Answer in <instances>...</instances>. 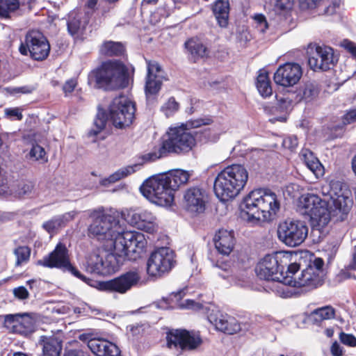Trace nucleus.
<instances>
[{
	"label": "nucleus",
	"instance_id": "nucleus-1",
	"mask_svg": "<svg viewBox=\"0 0 356 356\" xmlns=\"http://www.w3.org/2000/svg\"><path fill=\"white\" fill-rule=\"evenodd\" d=\"M113 252L104 259L96 257L95 261L89 263L92 272L97 274H111L118 268L121 261H136L146 252L147 241L139 232L125 231L115 238L113 243Z\"/></svg>",
	"mask_w": 356,
	"mask_h": 356
},
{
	"label": "nucleus",
	"instance_id": "nucleus-2",
	"mask_svg": "<svg viewBox=\"0 0 356 356\" xmlns=\"http://www.w3.org/2000/svg\"><path fill=\"white\" fill-rule=\"evenodd\" d=\"M88 84L97 90L114 91L124 89L129 84V72L119 59L102 61L88 74Z\"/></svg>",
	"mask_w": 356,
	"mask_h": 356
},
{
	"label": "nucleus",
	"instance_id": "nucleus-3",
	"mask_svg": "<svg viewBox=\"0 0 356 356\" xmlns=\"http://www.w3.org/2000/svg\"><path fill=\"white\" fill-rule=\"evenodd\" d=\"M248 172L241 164H232L225 168L217 175L213 189L216 196L222 202L234 199L245 186Z\"/></svg>",
	"mask_w": 356,
	"mask_h": 356
},
{
	"label": "nucleus",
	"instance_id": "nucleus-4",
	"mask_svg": "<svg viewBox=\"0 0 356 356\" xmlns=\"http://www.w3.org/2000/svg\"><path fill=\"white\" fill-rule=\"evenodd\" d=\"M280 207L276 194L269 189L258 188L252 191L244 197L241 204L242 210L251 218H266L275 214Z\"/></svg>",
	"mask_w": 356,
	"mask_h": 356
},
{
	"label": "nucleus",
	"instance_id": "nucleus-5",
	"mask_svg": "<svg viewBox=\"0 0 356 356\" xmlns=\"http://www.w3.org/2000/svg\"><path fill=\"white\" fill-rule=\"evenodd\" d=\"M213 123L210 117L190 119L179 126L170 127L166 131L182 154H186L195 147V136L191 129Z\"/></svg>",
	"mask_w": 356,
	"mask_h": 356
},
{
	"label": "nucleus",
	"instance_id": "nucleus-6",
	"mask_svg": "<svg viewBox=\"0 0 356 356\" xmlns=\"http://www.w3.org/2000/svg\"><path fill=\"white\" fill-rule=\"evenodd\" d=\"M90 217L93 219L88 227V235L95 237L98 241H115V238L122 232H118L115 228L118 225L116 218L99 208L92 210Z\"/></svg>",
	"mask_w": 356,
	"mask_h": 356
},
{
	"label": "nucleus",
	"instance_id": "nucleus-7",
	"mask_svg": "<svg viewBox=\"0 0 356 356\" xmlns=\"http://www.w3.org/2000/svg\"><path fill=\"white\" fill-rule=\"evenodd\" d=\"M288 264V257L281 252L266 254L255 268L258 277L266 281H275L286 285L287 276L284 270Z\"/></svg>",
	"mask_w": 356,
	"mask_h": 356
},
{
	"label": "nucleus",
	"instance_id": "nucleus-8",
	"mask_svg": "<svg viewBox=\"0 0 356 356\" xmlns=\"http://www.w3.org/2000/svg\"><path fill=\"white\" fill-rule=\"evenodd\" d=\"M142 194L157 205L171 206L175 200V193L163 175L147 179L140 186Z\"/></svg>",
	"mask_w": 356,
	"mask_h": 356
},
{
	"label": "nucleus",
	"instance_id": "nucleus-9",
	"mask_svg": "<svg viewBox=\"0 0 356 356\" xmlns=\"http://www.w3.org/2000/svg\"><path fill=\"white\" fill-rule=\"evenodd\" d=\"M37 264L44 268H57L63 273H69L76 278L86 282L87 277L71 263L69 250L65 244L59 242L54 249L37 261Z\"/></svg>",
	"mask_w": 356,
	"mask_h": 356
},
{
	"label": "nucleus",
	"instance_id": "nucleus-10",
	"mask_svg": "<svg viewBox=\"0 0 356 356\" xmlns=\"http://www.w3.org/2000/svg\"><path fill=\"white\" fill-rule=\"evenodd\" d=\"M50 44L47 38L40 31L30 30L21 42L19 52L22 56H29L31 59L36 61L45 60L50 53Z\"/></svg>",
	"mask_w": 356,
	"mask_h": 356
},
{
	"label": "nucleus",
	"instance_id": "nucleus-11",
	"mask_svg": "<svg viewBox=\"0 0 356 356\" xmlns=\"http://www.w3.org/2000/svg\"><path fill=\"white\" fill-rule=\"evenodd\" d=\"M135 103L124 95L115 97L108 107V116L117 129H126L133 123L136 113Z\"/></svg>",
	"mask_w": 356,
	"mask_h": 356
},
{
	"label": "nucleus",
	"instance_id": "nucleus-12",
	"mask_svg": "<svg viewBox=\"0 0 356 356\" xmlns=\"http://www.w3.org/2000/svg\"><path fill=\"white\" fill-rule=\"evenodd\" d=\"M308 230V227L303 221L285 220L278 225L277 238L285 245L295 248L305 241Z\"/></svg>",
	"mask_w": 356,
	"mask_h": 356
},
{
	"label": "nucleus",
	"instance_id": "nucleus-13",
	"mask_svg": "<svg viewBox=\"0 0 356 356\" xmlns=\"http://www.w3.org/2000/svg\"><path fill=\"white\" fill-rule=\"evenodd\" d=\"M176 264L175 254L167 247L152 252L147 261V273L150 277H161L169 273Z\"/></svg>",
	"mask_w": 356,
	"mask_h": 356
},
{
	"label": "nucleus",
	"instance_id": "nucleus-14",
	"mask_svg": "<svg viewBox=\"0 0 356 356\" xmlns=\"http://www.w3.org/2000/svg\"><path fill=\"white\" fill-rule=\"evenodd\" d=\"M166 345L168 348L193 350L202 343L199 334L195 335L186 329H172L166 332Z\"/></svg>",
	"mask_w": 356,
	"mask_h": 356
},
{
	"label": "nucleus",
	"instance_id": "nucleus-15",
	"mask_svg": "<svg viewBox=\"0 0 356 356\" xmlns=\"http://www.w3.org/2000/svg\"><path fill=\"white\" fill-rule=\"evenodd\" d=\"M209 200V192L201 185L188 187L183 195L184 207L187 211L191 213H202L204 212Z\"/></svg>",
	"mask_w": 356,
	"mask_h": 356
},
{
	"label": "nucleus",
	"instance_id": "nucleus-16",
	"mask_svg": "<svg viewBox=\"0 0 356 356\" xmlns=\"http://www.w3.org/2000/svg\"><path fill=\"white\" fill-rule=\"evenodd\" d=\"M140 280V276L137 270H129L113 279L101 282L100 285L105 291L123 294L136 286Z\"/></svg>",
	"mask_w": 356,
	"mask_h": 356
},
{
	"label": "nucleus",
	"instance_id": "nucleus-17",
	"mask_svg": "<svg viewBox=\"0 0 356 356\" xmlns=\"http://www.w3.org/2000/svg\"><path fill=\"white\" fill-rule=\"evenodd\" d=\"M170 154L183 155L179 149L174 143L167 133L163 136L158 146H155L153 151L138 156L139 163L143 165L156 161Z\"/></svg>",
	"mask_w": 356,
	"mask_h": 356
},
{
	"label": "nucleus",
	"instance_id": "nucleus-18",
	"mask_svg": "<svg viewBox=\"0 0 356 356\" xmlns=\"http://www.w3.org/2000/svg\"><path fill=\"white\" fill-rule=\"evenodd\" d=\"M302 76V70L299 64L287 62L278 67L273 80L277 85L287 88L298 83Z\"/></svg>",
	"mask_w": 356,
	"mask_h": 356
},
{
	"label": "nucleus",
	"instance_id": "nucleus-19",
	"mask_svg": "<svg viewBox=\"0 0 356 356\" xmlns=\"http://www.w3.org/2000/svg\"><path fill=\"white\" fill-rule=\"evenodd\" d=\"M124 220L137 229L152 234L157 230L156 217L147 210L130 209L123 213Z\"/></svg>",
	"mask_w": 356,
	"mask_h": 356
},
{
	"label": "nucleus",
	"instance_id": "nucleus-20",
	"mask_svg": "<svg viewBox=\"0 0 356 356\" xmlns=\"http://www.w3.org/2000/svg\"><path fill=\"white\" fill-rule=\"evenodd\" d=\"M3 317V326L9 332L27 335L35 330V321L27 314H7Z\"/></svg>",
	"mask_w": 356,
	"mask_h": 356
},
{
	"label": "nucleus",
	"instance_id": "nucleus-21",
	"mask_svg": "<svg viewBox=\"0 0 356 356\" xmlns=\"http://www.w3.org/2000/svg\"><path fill=\"white\" fill-rule=\"evenodd\" d=\"M286 285L296 288L302 289V291H309L315 289L324 283V279L318 273L314 272L312 268H306L303 270L297 279H286Z\"/></svg>",
	"mask_w": 356,
	"mask_h": 356
},
{
	"label": "nucleus",
	"instance_id": "nucleus-22",
	"mask_svg": "<svg viewBox=\"0 0 356 356\" xmlns=\"http://www.w3.org/2000/svg\"><path fill=\"white\" fill-rule=\"evenodd\" d=\"M348 191H344L340 181L332 182L328 195L332 200L334 211L342 214H348L353 204V199L348 195Z\"/></svg>",
	"mask_w": 356,
	"mask_h": 356
},
{
	"label": "nucleus",
	"instance_id": "nucleus-23",
	"mask_svg": "<svg viewBox=\"0 0 356 356\" xmlns=\"http://www.w3.org/2000/svg\"><path fill=\"white\" fill-rule=\"evenodd\" d=\"M147 73L145 78V92L147 97L156 95L163 83V70L158 62L147 60Z\"/></svg>",
	"mask_w": 356,
	"mask_h": 356
},
{
	"label": "nucleus",
	"instance_id": "nucleus-24",
	"mask_svg": "<svg viewBox=\"0 0 356 356\" xmlns=\"http://www.w3.org/2000/svg\"><path fill=\"white\" fill-rule=\"evenodd\" d=\"M308 64L314 71H327L334 65L333 49L324 46H316L315 51L308 58Z\"/></svg>",
	"mask_w": 356,
	"mask_h": 356
},
{
	"label": "nucleus",
	"instance_id": "nucleus-25",
	"mask_svg": "<svg viewBox=\"0 0 356 356\" xmlns=\"http://www.w3.org/2000/svg\"><path fill=\"white\" fill-rule=\"evenodd\" d=\"M322 200L315 194L307 193L300 198V206L302 213L312 219H321L325 214V209L322 205Z\"/></svg>",
	"mask_w": 356,
	"mask_h": 356
},
{
	"label": "nucleus",
	"instance_id": "nucleus-26",
	"mask_svg": "<svg viewBox=\"0 0 356 356\" xmlns=\"http://www.w3.org/2000/svg\"><path fill=\"white\" fill-rule=\"evenodd\" d=\"M88 347L97 356H120L119 348L102 338H93L88 341Z\"/></svg>",
	"mask_w": 356,
	"mask_h": 356
},
{
	"label": "nucleus",
	"instance_id": "nucleus-27",
	"mask_svg": "<svg viewBox=\"0 0 356 356\" xmlns=\"http://www.w3.org/2000/svg\"><path fill=\"white\" fill-rule=\"evenodd\" d=\"M214 245L219 253L229 255L233 250L236 239L233 231L219 229L213 238Z\"/></svg>",
	"mask_w": 356,
	"mask_h": 356
},
{
	"label": "nucleus",
	"instance_id": "nucleus-28",
	"mask_svg": "<svg viewBox=\"0 0 356 356\" xmlns=\"http://www.w3.org/2000/svg\"><path fill=\"white\" fill-rule=\"evenodd\" d=\"M99 54L104 57H124L127 55L126 44L122 42L104 40L99 47Z\"/></svg>",
	"mask_w": 356,
	"mask_h": 356
},
{
	"label": "nucleus",
	"instance_id": "nucleus-29",
	"mask_svg": "<svg viewBox=\"0 0 356 356\" xmlns=\"http://www.w3.org/2000/svg\"><path fill=\"white\" fill-rule=\"evenodd\" d=\"M213 321L216 328L225 334H234L241 329L238 321L234 317L227 314H220L215 318Z\"/></svg>",
	"mask_w": 356,
	"mask_h": 356
},
{
	"label": "nucleus",
	"instance_id": "nucleus-30",
	"mask_svg": "<svg viewBox=\"0 0 356 356\" xmlns=\"http://www.w3.org/2000/svg\"><path fill=\"white\" fill-rule=\"evenodd\" d=\"M229 10V0H216L211 6V10L217 24L222 29L228 26Z\"/></svg>",
	"mask_w": 356,
	"mask_h": 356
},
{
	"label": "nucleus",
	"instance_id": "nucleus-31",
	"mask_svg": "<svg viewBox=\"0 0 356 356\" xmlns=\"http://www.w3.org/2000/svg\"><path fill=\"white\" fill-rule=\"evenodd\" d=\"M184 46L195 62L208 58L209 56V48L197 37L188 39L185 42Z\"/></svg>",
	"mask_w": 356,
	"mask_h": 356
},
{
	"label": "nucleus",
	"instance_id": "nucleus-32",
	"mask_svg": "<svg viewBox=\"0 0 356 356\" xmlns=\"http://www.w3.org/2000/svg\"><path fill=\"white\" fill-rule=\"evenodd\" d=\"M321 92V86L315 81L304 82L297 90V97L300 100L310 102L316 99Z\"/></svg>",
	"mask_w": 356,
	"mask_h": 356
},
{
	"label": "nucleus",
	"instance_id": "nucleus-33",
	"mask_svg": "<svg viewBox=\"0 0 356 356\" xmlns=\"http://www.w3.org/2000/svg\"><path fill=\"white\" fill-rule=\"evenodd\" d=\"M174 193L181 186L186 184L190 179L191 175L188 171L176 169L163 174Z\"/></svg>",
	"mask_w": 356,
	"mask_h": 356
},
{
	"label": "nucleus",
	"instance_id": "nucleus-34",
	"mask_svg": "<svg viewBox=\"0 0 356 356\" xmlns=\"http://www.w3.org/2000/svg\"><path fill=\"white\" fill-rule=\"evenodd\" d=\"M255 85L259 94L263 97H268L272 95L273 88L269 73L265 69H261L258 71Z\"/></svg>",
	"mask_w": 356,
	"mask_h": 356
},
{
	"label": "nucleus",
	"instance_id": "nucleus-35",
	"mask_svg": "<svg viewBox=\"0 0 356 356\" xmlns=\"http://www.w3.org/2000/svg\"><path fill=\"white\" fill-rule=\"evenodd\" d=\"M42 356H60L62 343L56 337H44Z\"/></svg>",
	"mask_w": 356,
	"mask_h": 356
},
{
	"label": "nucleus",
	"instance_id": "nucleus-36",
	"mask_svg": "<svg viewBox=\"0 0 356 356\" xmlns=\"http://www.w3.org/2000/svg\"><path fill=\"white\" fill-rule=\"evenodd\" d=\"M342 124L334 126L331 129L332 138L341 137L345 130V127L348 124L356 122V108L348 111L341 117Z\"/></svg>",
	"mask_w": 356,
	"mask_h": 356
},
{
	"label": "nucleus",
	"instance_id": "nucleus-37",
	"mask_svg": "<svg viewBox=\"0 0 356 356\" xmlns=\"http://www.w3.org/2000/svg\"><path fill=\"white\" fill-rule=\"evenodd\" d=\"M108 118V116L106 111L103 109L99 111L93 122L95 128L91 129L88 131V136L89 137L97 136L102 132L106 127Z\"/></svg>",
	"mask_w": 356,
	"mask_h": 356
},
{
	"label": "nucleus",
	"instance_id": "nucleus-38",
	"mask_svg": "<svg viewBox=\"0 0 356 356\" xmlns=\"http://www.w3.org/2000/svg\"><path fill=\"white\" fill-rule=\"evenodd\" d=\"M311 316L315 321L321 322L324 320L334 318L335 316V309L330 305L322 307L314 310Z\"/></svg>",
	"mask_w": 356,
	"mask_h": 356
},
{
	"label": "nucleus",
	"instance_id": "nucleus-39",
	"mask_svg": "<svg viewBox=\"0 0 356 356\" xmlns=\"http://www.w3.org/2000/svg\"><path fill=\"white\" fill-rule=\"evenodd\" d=\"M31 248L26 245H20L14 250L16 256L15 266H19L24 263H27L30 259Z\"/></svg>",
	"mask_w": 356,
	"mask_h": 356
},
{
	"label": "nucleus",
	"instance_id": "nucleus-40",
	"mask_svg": "<svg viewBox=\"0 0 356 356\" xmlns=\"http://www.w3.org/2000/svg\"><path fill=\"white\" fill-rule=\"evenodd\" d=\"M179 109V104L174 97H170L161 108V111L168 118L174 115Z\"/></svg>",
	"mask_w": 356,
	"mask_h": 356
},
{
	"label": "nucleus",
	"instance_id": "nucleus-41",
	"mask_svg": "<svg viewBox=\"0 0 356 356\" xmlns=\"http://www.w3.org/2000/svg\"><path fill=\"white\" fill-rule=\"evenodd\" d=\"M135 170L132 166H129L124 169H121L113 174L111 175L107 180L109 183H115L121 179H123L128 175H131L132 172H134Z\"/></svg>",
	"mask_w": 356,
	"mask_h": 356
},
{
	"label": "nucleus",
	"instance_id": "nucleus-42",
	"mask_svg": "<svg viewBox=\"0 0 356 356\" xmlns=\"http://www.w3.org/2000/svg\"><path fill=\"white\" fill-rule=\"evenodd\" d=\"M194 135L195 136V145L197 141L202 143H207L212 138V130L211 128H206L194 131Z\"/></svg>",
	"mask_w": 356,
	"mask_h": 356
},
{
	"label": "nucleus",
	"instance_id": "nucleus-43",
	"mask_svg": "<svg viewBox=\"0 0 356 356\" xmlns=\"http://www.w3.org/2000/svg\"><path fill=\"white\" fill-rule=\"evenodd\" d=\"M29 155L31 158H34L35 161L42 159L44 162H47L44 149L38 144L33 145L30 150Z\"/></svg>",
	"mask_w": 356,
	"mask_h": 356
},
{
	"label": "nucleus",
	"instance_id": "nucleus-44",
	"mask_svg": "<svg viewBox=\"0 0 356 356\" xmlns=\"http://www.w3.org/2000/svg\"><path fill=\"white\" fill-rule=\"evenodd\" d=\"M324 260L321 257H316L313 261H310V264L307 268H312L314 272L318 273L320 277L324 279Z\"/></svg>",
	"mask_w": 356,
	"mask_h": 356
},
{
	"label": "nucleus",
	"instance_id": "nucleus-45",
	"mask_svg": "<svg viewBox=\"0 0 356 356\" xmlns=\"http://www.w3.org/2000/svg\"><path fill=\"white\" fill-rule=\"evenodd\" d=\"M67 29L69 33L74 35L77 34L80 30L81 22L80 18L76 17H72L67 21Z\"/></svg>",
	"mask_w": 356,
	"mask_h": 356
},
{
	"label": "nucleus",
	"instance_id": "nucleus-46",
	"mask_svg": "<svg viewBox=\"0 0 356 356\" xmlns=\"http://www.w3.org/2000/svg\"><path fill=\"white\" fill-rule=\"evenodd\" d=\"M339 340L344 345L356 347V337L352 334L341 332L339 334Z\"/></svg>",
	"mask_w": 356,
	"mask_h": 356
},
{
	"label": "nucleus",
	"instance_id": "nucleus-47",
	"mask_svg": "<svg viewBox=\"0 0 356 356\" xmlns=\"http://www.w3.org/2000/svg\"><path fill=\"white\" fill-rule=\"evenodd\" d=\"M300 265L297 263H289V259L288 258V264L284 270V277L287 276L289 278L296 279L294 277V275L299 270Z\"/></svg>",
	"mask_w": 356,
	"mask_h": 356
},
{
	"label": "nucleus",
	"instance_id": "nucleus-48",
	"mask_svg": "<svg viewBox=\"0 0 356 356\" xmlns=\"http://www.w3.org/2000/svg\"><path fill=\"white\" fill-rule=\"evenodd\" d=\"M78 85V81L76 78H71L67 79L63 86V91L65 96H67L71 94Z\"/></svg>",
	"mask_w": 356,
	"mask_h": 356
},
{
	"label": "nucleus",
	"instance_id": "nucleus-49",
	"mask_svg": "<svg viewBox=\"0 0 356 356\" xmlns=\"http://www.w3.org/2000/svg\"><path fill=\"white\" fill-rule=\"evenodd\" d=\"M298 145V138L296 136H287L283 139L282 146L284 148L293 151Z\"/></svg>",
	"mask_w": 356,
	"mask_h": 356
},
{
	"label": "nucleus",
	"instance_id": "nucleus-50",
	"mask_svg": "<svg viewBox=\"0 0 356 356\" xmlns=\"http://www.w3.org/2000/svg\"><path fill=\"white\" fill-rule=\"evenodd\" d=\"M253 19L256 22L257 26L260 28V31L263 33L266 32L268 29V23L265 15L261 13L256 14L253 17Z\"/></svg>",
	"mask_w": 356,
	"mask_h": 356
},
{
	"label": "nucleus",
	"instance_id": "nucleus-51",
	"mask_svg": "<svg viewBox=\"0 0 356 356\" xmlns=\"http://www.w3.org/2000/svg\"><path fill=\"white\" fill-rule=\"evenodd\" d=\"M277 106L282 111L287 110L291 105L292 100L284 96L276 95Z\"/></svg>",
	"mask_w": 356,
	"mask_h": 356
},
{
	"label": "nucleus",
	"instance_id": "nucleus-52",
	"mask_svg": "<svg viewBox=\"0 0 356 356\" xmlns=\"http://www.w3.org/2000/svg\"><path fill=\"white\" fill-rule=\"evenodd\" d=\"M13 295L19 300H25L29 297L28 290L23 286L15 288L13 289Z\"/></svg>",
	"mask_w": 356,
	"mask_h": 356
},
{
	"label": "nucleus",
	"instance_id": "nucleus-53",
	"mask_svg": "<svg viewBox=\"0 0 356 356\" xmlns=\"http://www.w3.org/2000/svg\"><path fill=\"white\" fill-rule=\"evenodd\" d=\"M6 115L10 118H15L17 120H22L23 115L19 108H9L5 110Z\"/></svg>",
	"mask_w": 356,
	"mask_h": 356
},
{
	"label": "nucleus",
	"instance_id": "nucleus-54",
	"mask_svg": "<svg viewBox=\"0 0 356 356\" xmlns=\"http://www.w3.org/2000/svg\"><path fill=\"white\" fill-rule=\"evenodd\" d=\"M35 1L36 0H15L13 1L16 4L15 12L17 11L20 6L26 7L29 11H31Z\"/></svg>",
	"mask_w": 356,
	"mask_h": 356
},
{
	"label": "nucleus",
	"instance_id": "nucleus-55",
	"mask_svg": "<svg viewBox=\"0 0 356 356\" xmlns=\"http://www.w3.org/2000/svg\"><path fill=\"white\" fill-rule=\"evenodd\" d=\"M305 165L312 172L316 175L321 172V168L323 167L318 158L309 161V162Z\"/></svg>",
	"mask_w": 356,
	"mask_h": 356
},
{
	"label": "nucleus",
	"instance_id": "nucleus-56",
	"mask_svg": "<svg viewBox=\"0 0 356 356\" xmlns=\"http://www.w3.org/2000/svg\"><path fill=\"white\" fill-rule=\"evenodd\" d=\"M34 188V185L31 181L23 183L20 186V194L27 195L31 193Z\"/></svg>",
	"mask_w": 356,
	"mask_h": 356
},
{
	"label": "nucleus",
	"instance_id": "nucleus-57",
	"mask_svg": "<svg viewBox=\"0 0 356 356\" xmlns=\"http://www.w3.org/2000/svg\"><path fill=\"white\" fill-rule=\"evenodd\" d=\"M293 4V0H276V6L282 10L290 8Z\"/></svg>",
	"mask_w": 356,
	"mask_h": 356
},
{
	"label": "nucleus",
	"instance_id": "nucleus-58",
	"mask_svg": "<svg viewBox=\"0 0 356 356\" xmlns=\"http://www.w3.org/2000/svg\"><path fill=\"white\" fill-rule=\"evenodd\" d=\"M301 156L302 157V160L305 164L309 162V161L316 159L313 152H312L309 149H303L301 152Z\"/></svg>",
	"mask_w": 356,
	"mask_h": 356
},
{
	"label": "nucleus",
	"instance_id": "nucleus-59",
	"mask_svg": "<svg viewBox=\"0 0 356 356\" xmlns=\"http://www.w3.org/2000/svg\"><path fill=\"white\" fill-rule=\"evenodd\" d=\"M330 351L333 356H342L343 355L342 348L337 341L332 344Z\"/></svg>",
	"mask_w": 356,
	"mask_h": 356
},
{
	"label": "nucleus",
	"instance_id": "nucleus-60",
	"mask_svg": "<svg viewBox=\"0 0 356 356\" xmlns=\"http://www.w3.org/2000/svg\"><path fill=\"white\" fill-rule=\"evenodd\" d=\"M64 356H90L87 353L81 350L73 349L65 352Z\"/></svg>",
	"mask_w": 356,
	"mask_h": 356
},
{
	"label": "nucleus",
	"instance_id": "nucleus-61",
	"mask_svg": "<svg viewBox=\"0 0 356 356\" xmlns=\"http://www.w3.org/2000/svg\"><path fill=\"white\" fill-rule=\"evenodd\" d=\"M345 47L353 55V56L356 58V45H355V44L351 41H347L346 45H345Z\"/></svg>",
	"mask_w": 356,
	"mask_h": 356
},
{
	"label": "nucleus",
	"instance_id": "nucleus-62",
	"mask_svg": "<svg viewBox=\"0 0 356 356\" xmlns=\"http://www.w3.org/2000/svg\"><path fill=\"white\" fill-rule=\"evenodd\" d=\"M42 227L46 231L50 233L55 229V224L53 221H47L43 224Z\"/></svg>",
	"mask_w": 356,
	"mask_h": 356
},
{
	"label": "nucleus",
	"instance_id": "nucleus-63",
	"mask_svg": "<svg viewBox=\"0 0 356 356\" xmlns=\"http://www.w3.org/2000/svg\"><path fill=\"white\" fill-rule=\"evenodd\" d=\"M320 0H300L302 3H305L307 8H314Z\"/></svg>",
	"mask_w": 356,
	"mask_h": 356
},
{
	"label": "nucleus",
	"instance_id": "nucleus-64",
	"mask_svg": "<svg viewBox=\"0 0 356 356\" xmlns=\"http://www.w3.org/2000/svg\"><path fill=\"white\" fill-rule=\"evenodd\" d=\"M98 0H88L87 2V7L90 9H94L97 3Z\"/></svg>",
	"mask_w": 356,
	"mask_h": 356
}]
</instances>
